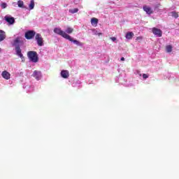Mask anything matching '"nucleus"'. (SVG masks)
<instances>
[{"label":"nucleus","instance_id":"1","mask_svg":"<svg viewBox=\"0 0 179 179\" xmlns=\"http://www.w3.org/2000/svg\"><path fill=\"white\" fill-rule=\"evenodd\" d=\"M53 31L56 34H58L59 36H61L62 37H63V38H66V40L72 41V37L68 35L66 32L62 31L61 28L56 27L54 29Z\"/></svg>","mask_w":179,"mask_h":179},{"label":"nucleus","instance_id":"2","mask_svg":"<svg viewBox=\"0 0 179 179\" xmlns=\"http://www.w3.org/2000/svg\"><path fill=\"white\" fill-rule=\"evenodd\" d=\"M27 57L31 62H38V55H37V52L36 51H29L27 52Z\"/></svg>","mask_w":179,"mask_h":179},{"label":"nucleus","instance_id":"3","mask_svg":"<svg viewBox=\"0 0 179 179\" xmlns=\"http://www.w3.org/2000/svg\"><path fill=\"white\" fill-rule=\"evenodd\" d=\"M35 40L39 47H43V45H44V39L43 38V36H41V34H36L35 36Z\"/></svg>","mask_w":179,"mask_h":179},{"label":"nucleus","instance_id":"4","mask_svg":"<svg viewBox=\"0 0 179 179\" xmlns=\"http://www.w3.org/2000/svg\"><path fill=\"white\" fill-rule=\"evenodd\" d=\"M36 36V32L33 30H29L25 32L24 37L27 40H32Z\"/></svg>","mask_w":179,"mask_h":179},{"label":"nucleus","instance_id":"5","mask_svg":"<svg viewBox=\"0 0 179 179\" xmlns=\"http://www.w3.org/2000/svg\"><path fill=\"white\" fill-rule=\"evenodd\" d=\"M152 32L155 36H157V37H162L163 36V31L160 29H157L156 27H153L152 29Z\"/></svg>","mask_w":179,"mask_h":179},{"label":"nucleus","instance_id":"6","mask_svg":"<svg viewBox=\"0 0 179 179\" xmlns=\"http://www.w3.org/2000/svg\"><path fill=\"white\" fill-rule=\"evenodd\" d=\"M15 51H16L17 55H18V57H20L21 59H23V58H24L23 57V54H22V49H20V46H19V45H16Z\"/></svg>","mask_w":179,"mask_h":179},{"label":"nucleus","instance_id":"7","mask_svg":"<svg viewBox=\"0 0 179 179\" xmlns=\"http://www.w3.org/2000/svg\"><path fill=\"white\" fill-rule=\"evenodd\" d=\"M143 9L144 12H146L147 15H152V13H153V10L148 6H143Z\"/></svg>","mask_w":179,"mask_h":179},{"label":"nucleus","instance_id":"8","mask_svg":"<svg viewBox=\"0 0 179 179\" xmlns=\"http://www.w3.org/2000/svg\"><path fill=\"white\" fill-rule=\"evenodd\" d=\"M32 76H34L36 80H40L41 79V71H34Z\"/></svg>","mask_w":179,"mask_h":179},{"label":"nucleus","instance_id":"9","mask_svg":"<svg viewBox=\"0 0 179 179\" xmlns=\"http://www.w3.org/2000/svg\"><path fill=\"white\" fill-rule=\"evenodd\" d=\"M1 76L3 79H6V80H9V79H10V73L6 71H3L1 73Z\"/></svg>","mask_w":179,"mask_h":179},{"label":"nucleus","instance_id":"10","mask_svg":"<svg viewBox=\"0 0 179 179\" xmlns=\"http://www.w3.org/2000/svg\"><path fill=\"white\" fill-rule=\"evenodd\" d=\"M61 76L64 78V79H68L69 78V71L67 70H62L61 71Z\"/></svg>","mask_w":179,"mask_h":179},{"label":"nucleus","instance_id":"11","mask_svg":"<svg viewBox=\"0 0 179 179\" xmlns=\"http://www.w3.org/2000/svg\"><path fill=\"white\" fill-rule=\"evenodd\" d=\"M4 19L6 21H7L8 23H9V24H13V23H15V18L13 17H8L6 16L4 17Z\"/></svg>","mask_w":179,"mask_h":179},{"label":"nucleus","instance_id":"12","mask_svg":"<svg viewBox=\"0 0 179 179\" xmlns=\"http://www.w3.org/2000/svg\"><path fill=\"white\" fill-rule=\"evenodd\" d=\"M98 23H99V19H97L96 17H92L91 19V24L94 27H96V26H97Z\"/></svg>","mask_w":179,"mask_h":179},{"label":"nucleus","instance_id":"13","mask_svg":"<svg viewBox=\"0 0 179 179\" xmlns=\"http://www.w3.org/2000/svg\"><path fill=\"white\" fill-rule=\"evenodd\" d=\"M5 38H6L5 31H3V30H0V41H3Z\"/></svg>","mask_w":179,"mask_h":179},{"label":"nucleus","instance_id":"14","mask_svg":"<svg viewBox=\"0 0 179 179\" xmlns=\"http://www.w3.org/2000/svg\"><path fill=\"white\" fill-rule=\"evenodd\" d=\"M134 32H127L126 34L125 38L127 40H132V37H134Z\"/></svg>","mask_w":179,"mask_h":179},{"label":"nucleus","instance_id":"15","mask_svg":"<svg viewBox=\"0 0 179 179\" xmlns=\"http://www.w3.org/2000/svg\"><path fill=\"white\" fill-rule=\"evenodd\" d=\"M69 41H71V42L74 43V44H76V45H80V46L83 45V43L78 41V40H73V38H71V41L69 40Z\"/></svg>","mask_w":179,"mask_h":179},{"label":"nucleus","instance_id":"16","mask_svg":"<svg viewBox=\"0 0 179 179\" xmlns=\"http://www.w3.org/2000/svg\"><path fill=\"white\" fill-rule=\"evenodd\" d=\"M170 15L172 16V17H174L175 19L178 18V13L176 11H172L170 13Z\"/></svg>","mask_w":179,"mask_h":179},{"label":"nucleus","instance_id":"17","mask_svg":"<svg viewBox=\"0 0 179 179\" xmlns=\"http://www.w3.org/2000/svg\"><path fill=\"white\" fill-rule=\"evenodd\" d=\"M166 52H171L173 51V46L171 45H168L166 46Z\"/></svg>","mask_w":179,"mask_h":179},{"label":"nucleus","instance_id":"18","mask_svg":"<svg viewBox=\"0 0 179 179\" xmlns=\"http://www.w3.org/2000/svg\"><path fill=\"white\" fill-rule=\"evenodd\" d=\"M17 5L19 8H24V3L22 0L17 1Z\"/></svg>","mask_w":179,"mask_h":179},{"label":"nucleus","instance_id":"19","mask_svg":"<svg viewBox=\"0 0 179 179\" xmlns=\"http://www.w3.org/2000/svg\"><path fill=\"white\" fill-rule=\"evenodd\" d=\"M66 33H67V34H72V33H73V29L72 27H67L66 30Z\"/></svg>","mask_w":179,"mask_h":179},{"label":"nucleus","instance_id":"20","mask_svg":"<svg viewBox=\"0 0 179 179\" xmlns=\"http://www.w3.org/2000/svg\"><path fill=\"white\" fill-rule=\"evenodd\" d=\"M29 9L31 10L32 9H34V0H31L29 3Z\"/></svg>","mask_w":179,"mask_h":179},{"label":"nucleus","instance_id":"21","mask_svg":"<svg viewBox=\"0 0 179 179\" xmlns=\"http://www.w3.org/2000/svg\"><path fill=\"white\" fill-rule=\"evenodd\" d=\"M78 8H73L69 10L70 13H78Z\"/></svg>","mask_w":179,"mask_h":179},{"label":"nucleus","instance_id":"22","mask_svg":"<svg viewBox=\"0 0 179 179\" xmlns=\"http://www.w3.org/2000/svg\"><path fill=\"white\" fill-rule=\"evenodd\" d=\"M19 43H20V38L18 37V38L15 39L14 45H16L19 44Z\"/></svg>","mask_w":179,"mask_h":179},{"label":"nucleus","instance_id":"23","mask_svg":"<svg viewBox=\"0 0 179 179\" xmlns=\"http://www.w3.org/2000/svg\"><path fill=\"white\" fill-rule=\"evenodd\" d=\"M94 34H95L96 36H103V33H101V32H98L97 31H95Z\"/></svg>","mask_w":179,"mask_h":179},{"label":"nucleus","instance_id":"24","mask_svg":"<svg viewBox=\"0 0 179 179\" xmlns=\"http://www.w3.org/2000/svg\"><path fill=\"white\" fill-rule=\"evenodd\" d=\"M143 79H148V78H149V75H148L146 73H143Z\"/></svg>","mask_w":179,"mask_h":179},{"label":"nucleus","instance_id":"25","mask_svg":"<svg viewBox=\"0 0 179 179\" xmlns=\"http://www.w3.org/2000/svg\"><path fill=\"white\" fill-rule=\"evenodd\" d=\"M1 8H2L3 9H5V8H6V3H1Z\"/></svg>","mask_w":179,"mask_h":179},{"label":"nucleus","instance_id":"26","mask_svg":"<svg viewBox=\"0 0 179 179\" xmlns=\"http://www.w3.org/2000/svg\"><path fill=\"white\" fill-rule=\"evenodd\" d=\"M110 40H112V41H117V38H115V37H110Z\"/></svg>","mask_w":179,"mask_h":179},{"label":"nucleus","instance_id":"27","mask_svg":"<svg viewBox=\"0 0 179 179\" xmlns=\"http://www.w3.org/2000/svg\"><path fill=\"white\" fill-rule=\"evenodd\" d=\"M142 36H138L137 38H136V40H142Z\"/></svg>","mask_w":179,"mask_h":179},{"label":"nucleus","instance_id":"28","mask_svg":"<svg viewBox=\"0 0 179 179\" xmlns=\"http://www.w3.org/2000/svg\"><path fill=\"white\" fill-rule=\"evenodd\" d=\"M120 59H121V61H125V58H124V57H122Z\"/></svg>","mask_w":179,"mask_h":179},{"label":"nucleus","instance_id":"29","mask_svg":"<svg viewBox=\"0 0 179 179\" xmlns=\"http://www.w3.org/2000/svg\"><path fill=\"white\" fill-rule=\"evenodd\" d=\"M140 76H142V74H140Z\"/></svg>","mask_w":179,"mask_h":179},{"label":"nucleus","instance_id":"30","mask_svg":"<svg viewBox=\"0 0 179 179\" xmlns=\"http://www.w3.org/2000/svg\"><path fill=\"white\" fill-rule=\"evenodd\" d=\"M0 52H1V48H0Z\"/></svg>","mask_w":179,"mask_h":179}]
</instances>
